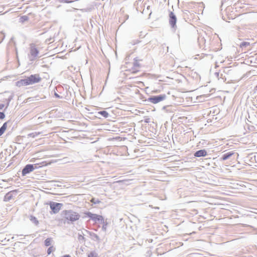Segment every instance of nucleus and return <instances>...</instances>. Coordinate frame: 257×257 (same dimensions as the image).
<instances>
[{"mask_svg": "<svg viewBox=\"0 0 257 257\" xmlns=\"http://www.w3.org/2000/svg\"><path fill=\"white\" fill-rule=\"evenodd\" d=\"M176 23V17H170V24L173 27H174L175 26Z\"/></svg>", "mask_w": 257, "mask_h": 257, "instance_id": "obj_13", "label": "nucleus"}, {"mask_svg": "<svg viewBox=\"0 0 257 257\" xmlns=\"http://www.w3.org/2000/svg\"><path fill=\"white\" fill-rule=\"evenodd\" d=\"M169 16H172V17H173V16H175L173 14V13L172 12H171L169 15Z\"/></svg>", "mask_w": 257, "mask_h": 257, "instance_id": "obj_21", "label": "nucleus"}, {"mask_svg": "<svg viewBox=\"0 0 257 257\" xmlns=\"http://www.w3.org/2000/svg\"><path fill=\"white\" fill-rule=\"evenodd\" d=\"M52 239L50 238H48L45 240V244L46 246H49L51 244Z\"/></svg>", "mask_w": 257, "mask_h": 257, "instance_id": "obj_16", "label": "nucleus"}, {"mask_svg": "<svg viewBox=\"0 0 257 257\" xmlns=\"http://www.w3.org/2000/svg\"><path fill=\"white\" fill-rule=\"evenodd\" d=\"M166 97V96L165 94L160 95L159 96H155L150 97L148 99V100L153 104H156V103H158L165 100Z\"/></svg>", "mask_w": 257, "mask_h": 257, "instance_id": "obj_4", "label": "nucleus"}, {"mask_svg": "<svg viewBox=\"0 0 257 257\" xmlns=\"http://www.w3.org/2000/svg\"><path fill=\"white\" fill-rule=\"evenodd\" d=\"M63 214L64 215L65 219L68 223L69 221L74 222L77 221L80 218L79 213L72 210H64L63 211Z\"/></svg>", "mask_w": 257, "mask_h": 257, "instance_id": "obj_2", "label": "nucleus"}, {"mask_svg": "<svg viewBox=\"0 0 257 257\" xmlns=\"http://www.w3.org/2000/svg\"><path fill=\"white\" fill-rule=\"evenodd\" d=\"M55 250V248L54 247V246H50L48 249V250H47V253L48 254H50L52 252L54 251Z\"/></svg>", "mask_w": 257, "mask_h": 257, "instance_id": "obj_18", "label": "nucleus"}, {"mask_svg": "<svg viewBox=\"0 0 257 257\" xmlns=\"http://www.w3.org/2000/svg\"><path fill=\"white\" fill-rule=\"evenodd\" d=\"M87 215L95 223H102L104 222V218L103 216L101 215L95 214H92L90 212L87 213Z\"/></svg>", "mask_w": 257, "mask_h": 257, "instance_id": "obj_3", "label": "nucleus"}, {"mask_svg": "<svg viewBox=\"0 0 257 257\" xmlns=\"http://www.w3.org/2000/svg\"><path fill=\"white\" fill-rule=\"evenodd\" d=\"M42 80V78L39 74H32L25 79H21L16 82L18 87L33 85L38 83Z\"/></svg>", "mask_w": 257, "mask_h": 257, "instance_id": "obj_1", "label": "nucleus"}, {"mask_svg": "<svg viewBox=\"0 0 257 257\" xmlns=\"http://www.w3.org/2000/svg\"><path fill=\"white\" fill-rule=\"evenodd\" d=\"M30 53L32 56H33L34 57H36L38 55L39 51L38 49L35 47H31L30 50Z\"/></svg>", "mask_w": 257, "mask_h": 257, "instance_id": "obj_9", "label": "nucleus"}, {"mask_svg": "<svg viewBox=\"0 0 257 257\" xmlns=\"http://www.w3.org/2000/svg\"><path fill=\"white\" fill-rule=\"evenodd\" d=\"M207 155V152L205 150H201L196 152L194 156L196 157H205Z\"/></svg>", "mask_w": 257, "mask_h": 257, "instance_id": "obj_7", "label": "nucleus"}, {"mask_svg": "<svg viewBox=\"0 0 257 257\" xmlns=\"http://www.w3.org/2000/svg\"><path fill=\"white\" fill-rule=\"evenodd\" d=\"M48 164H49L47 163L46 161H44V162H42L40 163L35 164L33 165H34V169H38V168L46 166Z\"/></svg>", "mask_w": 257, "mask_h": 257, "instance_id": "obj_8", "label": "nucleus"}, {"mask_svg": "<svg viewBox=\"0 0 257 257\" xmlns=\"http://www.w3.org/2000/svg\"><path fill=\"white\" fill-rule=\"evenodd\" d=\"M233 153H231V152H229V153H228L227 154H224L222 157V160H225L226 159H227L228 158H229L230 157H231L232 155H233Z\"/></svg>", "mask_w": 257, "mask_h": 257, "instance_id": "obj_12", "label": "nucleus"}, {"mask_svg": "<svg viewBox=\"0 0 257 257\" xmlns=\"http://www.w3.org/2000/svg\"><path fill=\"white\" fill-rule=\"evenodd\" d=\"M151 13H150L149 14V16H151Z\"/></svg>", "mask_w": 257, "mask_h": 257, "instance_id": "obj_22", "label": "nucleus"}, {"mask_svg": "<svg viewBox=\"0 0 257 257\" xmlns=\"http://www.w3.org/2000/svg\"><path fill=\"white\" fill-rule=\"evenodd\" d=\"M149 8H150V6H148L147 9L149 10Z\"/></svg>", "mask_w": 257, "mask_h": 257, "instance_id": "obj_23", "label": "nucleus"}, {"mask_svg": "<svg viewBox=\"0 0 257 257\" xmlns=\"http://www.w3.org/2000/svg\"><path fill=\"white\" fill-rule=\"evenodd\" d=\"M60 2L65 3H69L71 2L70 1H69L68 0H61V1H60Z\"/></svg>", "mask_w": 257, "mask_h": 257, "instance_id": "obj_20", "label": "nucleus"}, {"mask_svg": "<svg viewBox=\"0 0 257 257\" xmlns=\"http://www.w3.org/2000/svg\"><path fill=\"white\" fill-rule=\"evenodd\" d=\"M249 45H250V43L249 42H243L240 44V48L246 47L249 46Z\"/></svg>", "mask_w": 257, "mask_h": 257, "instance_id": "obj_15", "label": "nucleus"}, {"mask_svg": "<svg viewBox=\"0 0 257 257\" xmlns=\"http://www.w3.org/2000/svg\"><path fill=\"white\" fill-rule=\"evenodd\" d=\"M98 113L99 114H101L102 116H103L105 118H107L108 116V112L105 110L99 111Z\"/></svg>", "mask_w": 257, "mask_h": 257, "instance_id": "obj_14", "label": "nucleus"}, {"mask_svg": "<svg viewBox=\"0 0 257 257\" xmlns=\"http://www.w3.org/2000/svg\"><path fill=\"white\" fill-rule=\"evenodd\" d=\"M7 128V122L3 124V126L0 128V136H2L6 131Z\"/></svg>", "mask_w": 257, "mask_h": 257, "instance_id": "obj_10", "label": "nucleus"}, {"mask_svg": "<svg viewBox=\"0 0 257 257\" xmlns=\"http://www.w3.org/2000/svg\"><path fill=\"white\" fill-rule=\"evenodd\" d=\"M256 55H257V54Z\"/></svg>", "mask_w": 257, "mask_h": 257, "instance_id": "obj_24", "label": "nucleus"}, {"mask_svg": "<svg viewBox=\"0 0 257 257\" xmlns=\"http://www.w3.org/2000/svg\"><path fill=\"white\" fill-rule=\"evenodd\" d=\"M5 116L4 113L0 112V118L3 119Z\"/></svg>", "mask_w": 257, "mask_h": 257, "instance_id": "obj_19", "label": "nucleus"}, {"mask_svg": "<svg viewBox=\"0 0 257 257\" xmlns=\"http://www.w3.org/2000/svg\"><path fill=\"white\" fill-rule=\"evenodd\" d=\"M90 202L93 204H98L100 202V201L98 199H96L94 198L91 199Z\"/></svg>", "mask_w": 257, "mask_h": 257, "instance_id": "obj_17", "label": "nucleus"}, {"mask_svg": "<svg viewBox=\"0 0 257 257\" xmlns=\"http://www.w3.org/2000/svg\"><path fill=\"white\" fill-rule=\"evenodd\" d=\"M50 206L53 213H57L61 209L62 206V204L59 203L53 202L50 204Z\"/></svg>", "mask_w": 257, "mask_h": 257, "instance_id": "obj_5", "label": "nucleus"}, {"mask_svg": "<svg viewBox=\"0 0 257 257\" xmlns=\"http://www.w3.org/2000/svg\"><path fill=\"white\" fill-rule=\"evenodd\" d=\"M87 257H99L98 253L95 251H91L87 254Z\"/></svg>", "mask_w": 257, "mask_h": 257, "instance_id": "obj_11", "label": "nucleus"}, {"mask_svg": "<svg viewBox=\"0 0 257 257\" xmlns=\"http://www.w3.org/2000/svg\"><path fill=\"white\" fill-rule=\"evenodd\" d=\"M34 170L33 165H27L23 169L22 173L23 176H25L26 174L32 172Z\"/></svg>", "mask_w": 257, "mask_h": 257, "instance_id": "obj_6", "label": "nucleus"}]
</instances>
